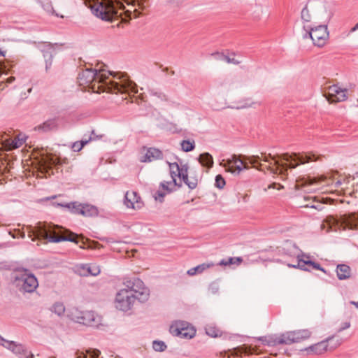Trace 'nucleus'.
<instances>
[{
	"label": "nucleus",
	"mask_w": 358,
	"mask_h": 358,
	"mask_svg": "<svg viewBox=\"0 0 358 358\" xmlns=\"http://www.w3.org/2000/svg\"><path fill=\"white\" fill-rule=\"evenodd\" d=\"M320 157L319 155L315 153H307L299 157H296V156L292 157L288 154H285L282 155V160L284 162V171H286L287 168H295L299 164L316 162L319 160Z\"/></svg>",
	"instance_id": "obj_12"
},
{
	"label": "nucleus",
	"mask_w": 358,
	"mask_h": 358,
	"mask_svg": "<svg viewBox=\"0 0 358 358\" xmlns=\"http://www.w3.org/2000/svg\"><path fill=\"white\" fill-rule=\"evenodd\" d=\"M169 166L171 180L170 181L162 182L159 189L154 194L155 199L159 202H162L164 196L174 190L176 186L181 185L177 181V177L180 181H183L190 189H194L197 185L196 180H189L187 166H180L177 163H169Z\"/></svg>",
	"instance_id": "obj_3"
},
{
	"label": "nucleus",
	"mask_w": 358,
	"mask_h": 358,
	"mask_svg": "<svg viewBox=\"0 0 358 358\" xmlns=\"http://www.w3.org/2000/svg\"><path fill=\"white\" fill-rule=\"evenodd\" d=\"M343 182L341 180L334 181L331 178L320 176L317 178H308L304 179L299 185L308 192H327L337 191Z\"/></svg>",
	"instance_id": "obj_5"
},
{
	"label": "nucleus",
	"mask_w": 358,
	"mask_h": 358,
	"mask_svg": "<svg viewBox=\"0 0 358 358\" xmlns=\"http://www.w3.org/2000/svg\"><path fill=\"white\" fill-rule=\"evenodd\" d=\"M245 162L252 165L254 168L259 170L270 169L273 173H284V162L282 156L280 159L272 157L271 155L250 156L244 158Z\"/></svg>",
	"instance_id": "obj_6"
},
{
	"label": "nucleus",
	"mask_w": 358,
	"mask_h": 358,
	"mask_svg": "<svg viewBox=\"0 0 358 358\" xmlns=\"http://www.w3.org/2000/svg\"><path fill=\"white\" fill-rule=\"evenodd\" d=\"M324 95L330 103L341 102L348 99V90L338 85H333L325 88Z\"/></svg>",
	"instance_id": "obj_14"
},
{
	"label": "nucleus",
	"mask_w": 358,
	"mask_h": 358,
	"mask_svg": "<svg viewBox=\"0 0 358 358\" xmlns=\"http://www.w3.org/2000/svg\"><path fill=\"white\" fill-rule=\"evenodd\" d=\"M235 82L232 81L231 83H229V88H233L235 86Z\"/></svg>",
	"instance_id": "obj_47"
},
{
	"label": "nucleus",
	"mask_w": 358,
	"mask_h": 358,
	"mask_svg": "<svg viewBox=\"0 0 358 358\" xmlns=\"http://www.w3.org/2000/svg\"><path fill=\"white\" fill-rule=\"evenodd\" d=\"M65 306L61 302L55 303L50 308L52 313L57 315L58 316H62L65 313Z\"/></svg>",
	"instance_id": "obj_33"
},
{
	"label": "nucleus",
	"mask_w": 358,
	"mask_h": 358,
	"mask_svg": "<svg viewBox=\"0 0 358 358\" xmlns=\"http://www.w3.org/2000/svg\"><path fill=\"white\" fill-rule=\"evenodd\" d=\"M243 259L241 257H229L226 259H222L220 262L221 266H230L233 264L239 265Z\"/></svg>",
	"instance_id": "obj_35"
},
{
	"label": "nucleus",
	"mask_w": 358,
	"mask_h": 358,
	"mask_svg": "<svg viewBox=\"0 0 358 358\" xmlns=\"http://www.w3.org/2000/svg\"><path fill=\"white\" fill-rule=\"evenodd\" d=\"M72 209L75 213L80 214L84 216H95L98 215L96 207L90 204H83L78 203H72Z\"/></svg>",
	"instance_id": "obj_19"
},
{
	"label": "nucleus",
	"mask_w": 358,
	"mask_h": 358,
	"mask_svg": "<svg viewBox=\"0 0 358 358\" xmlns=\"http://www.w3.org/2000/svg\"><path fill=\"white\" fill-rule=\"evenodd\" d=\"M255 356H259V355H254V356H253L252 357H251V358H254Z\"/></svg>",
	"instance_id": "obj_52"
},
{
	"label": "nucleus",
	"mask_w": 358,
	"mask_h": 358,
	"mask_svg": "<svg viewBox=\"0 0 358 358\" xmlns=\"http://www.w3.org/2000/svg\"><path fill=\"white\" fill-rule=\"evenodd\" d=\"M213 264L203 263L194 268L189 269L187 273L189 275H194L196 273H201L203 271L213 266Z\"/></svg>",
	"instance_id": "obj_28"
},
{
	"label": "nucleus",
	"mask_w": 358,
	"mask_h": 358,
	"mask_svg": "<svg viewBox=\"0 0 358 358\" xmlns=\"http://www.w3.org/2000/svg\"><path fill=\"white\" fill-rule=\"evenodd\" d=\"M99 351L94 350L92 351H87L86 352H78L76 358H98Z\"/></svg>",
	"instance_id": "obj_36"
},
{
	"label": "nucleus",
	"mask_w": 358,
	"mask_h": 358,
	"mask_svg": "<svg viewBox=\"0 0 358 358\" xmlns=\"http://www.w3.org/2000/svg\"><path fill=\"white\" fill-rule=\"evenodd\" d=\"M182 150L184 152H189L194 149L195 143L194 141L184 140L180 143Z\"/></svg>",
	"instance_id": "obj_38"
},
{
	"label": "nucleus",
	"mask_w": 358,
	"mask_h": 358,
	"mask_svg": "<svg viewBox=\"0 0 358 358\" xmlns=\"http://www.w3.org/2000/svg\"><path fill=\"white\" fill-rule=\"evenodd\" d=\"M55 15L57 16V17H60L62 18L64 17V15L62 14H59V13H55Z\"/></svg>",
	"instance_id": "obj_49"
},
{
	"label": "nucleus",
	"mask_w": 358,
	"mask_h": 358,
	"mask_svg": "<svg viewBox=\"0 0 358 358\" xmlns=\"http://www.w3.org/2000/svg\"><path fill=\"white\" fill-rule=\"evenodd\" d=\"M350 327V322L349 320H346L344 322L341 323L338 327L337 331L341 332L345 329H348Z\"/></svg>",
	"instance_id": "obj_42"
},
{
	"label": "nucleus",
	"mask_w": 358,
	"mask_h": 358,
	"mask_svg": "<svg viewBox=\"0 0 358 358\" xmlns=\"http://www.w3.org/2000/svg\"><path fill=\"white\" fill-rule=\"evenodd\" d=\"M242 199H243V201L244 202H247L248 201V194H244L243 195H242Z\"/></svg>",
	"instance_id": "obj_44"
},
{
	"label": "nucleus",
	"mask_w": 358,
	"mask_h": 358,
	"mask_svg": "<svg viewBox=\"0 0 358 358\" xmlns=\"http://www.w3.org/2000/svg\"><path fill=\"white\" fill-rule=\"evenodd\" d=\"M294 331H287L281 334H271L261 337L258 341L263 345L275 346L280 344H291L296 343Z\"/></svg>",
	"instance_id": "obj_11"
},
{
	"label": "nucleus",
	"mask_w": 358,
	"mask_h": 358,
	"mask_svg": "<svg viewBox=\"0 0 358 358\" xmlns=\"http://www.w3.org/2000/svg\"><path fill=\"white\" fill-rule=\"evenodd\" d=\"M352 303H353L354 305H355L357 308H358V302H357V303L352 302Z\"/></svg>",
	"instance_id": "obj_50"
},
{
	"label": "nucleus",
	"mask_w": 358,
	"mask_h": 358,
	"mask_svg": "<svg viewBox=\"0 0 358 358\" xmlns=\"http://www.w3.org/2000/svg\"><path fill=\"white\" fill-rule=\"evenodd\" d=\"M316 6L313 3H307L302 9L301 13V18L303 25L313 22L316 16Z\"/></svg>",
	"instance_id": "obj_21"
},
{
	"label": "nucleus",
	"mask_w": 358,
	"mask_h": 358,
	"mask_svg": "<svg viewBox=\"0 0 358 358\" xmlns=\"http://www.w3.org/2000/svg\"><path fill=\"white\" fill-rule=\"evenodd\" d=\"M303 29L304 31L303 38L311 39L315 46L321 48L328 43L329 32L327 25L320 24L313 27L309 25H303Z\"/></svg>",
	"instance_id": "obj_8"
},
{
	"label": "nucleus",
	"mask_w": 358,
	"mask_h": 358,
	"mask_svg": "<svg viewBox=\"0 0 358 358\" xmlns=\"http://www.w3.org/2000/svg\"><path fill=\"white\" fill-rule=\"evenodd\" d=\"M2 55L1 52L0 51V55Z\"/></svg>",
	"instance_id": "obj_53"
},
{
	"label": "nucleus",
	"mask_w": 358,
	"mask_h": 358,
	"mask_svg": "<svg viewBox=\"0 0 358 358\" xmlns=\"http://www.w3.org/2000/svg\"><path fill=\"white\" fill-rule=\"evenodd\" d=\"M205 330L206 333L213 338L220 337L222 335V331L213 324H208Z\"/></svg>",
	"instance_id": "obj_31"
},
{
	"label": "nucleus",
	"mask_w": 358,
	"mask_h": 358,
	"mask_svg": "<svg viewBox=\"0 0 358 358\" xmlns=\"http://www.w3.org/2000/svg\"><path fill=\"white\" fill-rule=\"evenodd\" d=\"M18 234H20V236L21 238H24V236H25L24 232H20V231H18Z\"/></svg>",
	"instance_id": "obj_48"
},
{
	"label": "nucleus",
	"mask_w": 358,
	"mask_h": 358,
	"mask_svg": "<svg viewBox=\"0 0 358 358\" xmlns=\"http://www.w3.org/2000/svg\"><path fill=\"white\" fill-rule=\"evenodd\" d=\"M336 274L339 280H346L350 278L351 269L346 264H338L336 267Z\"/></svg>",
	"instance_id": "obj_26"
},
{
	"label": "nucleus",
	"mask_w": 358,
	"mask_h": 358,
	"mask_svg": "<svg viewBox=\"0 0 358 358\" xmlns=\"http://www.w3.org/2000/svg\"><path fill=\"white\" fill-rule=\"evenodd\" d=\"M84 1L95 15L107 21L122 16L123 13L130 19L138 17L141 14L140 9L146 6L145 0H132L131 3L127 2V6L117 0Z\"/></svg>",
	"instance_id": "obj_2"
},
{
	"label": "nucleus",
	"mask_w": 358,
	"mask_h": 358,
	"mask_svg": "<svg viewBox=\"0 0 358 358\" xmlns=\"http://www.w3.org/2000/svg\"><path fill=\"white\" fill-rule=\"evenodd\" d=\"M124 203L127 208L138 210L143 206L141 196L134 191H127L124 195Z\"/></svg>",
	"instance_id": "obj_16"
},
{
	"label": "nucleus",
	"mask_w": 358,
	"mask_h": 358,
	"mask_svg": "<svg viewBox=\"0 0 358 358\" xmlns=\"http://www.w3.org/2000/svg\"><path fill=\"white\" fill-rule=\"evenodd\" d=\"M162 152L155 148L143 147L141 150L140 161L141 162H151L162 158Z\"/></svg>",
	"instance_id": "obj_17"
},
{
	"label": "nucleus",
	"mask_w": 358,
	"mask_h": 358,
	"mask_svg": "<svg viewBox=\"0 0 358 358\" xmlns=\"http://www.w3.org/2000/svg\"><path fill=\"white\" fill-rule=\"evenodd\" d=\"M28 236L32 241L36 238H43L50 242L58 243L64 241L76 242L78 236L68 230L64 231L58 226H52L50 224L38 222L36 226H27Z\"/></svg>",
	"instance_id": "obj_4"
},
{
	"label": "nucleus",
	"mask_w": 358,
	"mask_h": 358,
	"mask_svg": "<svg viewBox=\"0 0 358 358\" xmlns=\"http://www.w3.org/2000/svg\"><path fill=\"white\" fill-rule=\"evenodd\" d=\"M170 331L172 334L182 338L190 339L196 334V329L184 321H178L170 327Z\"/></svg>",
	"instance_id": "obj_13"
},
{
	"label": "nucleus",
	"mask_w": 358,
	"mask_h": 358,
	"mask_svg": "<svg viewBox=\"0 0 358 358\" xmlns=\"http://www.w3.org/2000/svg\"><path fill=\"white\" fill-rule=\"evenodd\" d=\"M84 312L80 310L78 308L73 307L69 310V316L71 319L78 323Z\"/></svg>",
	"instance_id": "obj_34"
},
{
	"label": "nucleus",
	"mask_w": 358,
	"mask_h": 358,
	"mask_svg": "<svg viewBox=\"0 0 358 358\" xmlns=\"http://www.w3.org/2000/svg\"><path fill=\"white\" fill-rule=\"evenodd\" d=\"M100 318L92 311H85L79 320L78 323L87 326L97 327L99 324Z\"/></svg>",
	"instance_id": "obj_23"
},
{
	"label": "nucleus",
	"mask_w": 358,
	"mask_h": 358,
	"mask_svg": "<svg viewBox=\"0 0 358 358\" xmlns=\"http://www.w3.org/2000/svg\"><path fill=\"white\" fill-rule=\"evenodd\" d=\"M268 189L273 188L276 189L278 190L282 189L283 188V186L280 184L273 182V184H271L268 187Z\"/></svg>",
	"instance_id": "obj_43"
},
{
	"label": "nucleus",
	"mask_w": 358,
	"mask_h": 358,
	"mask_svg": "<svg viewBox=\"0 0 358 358\" xmlns=\"http://www.w3.org/2000/svg\"><path fill=\"white\" fill-rule=\"evenodd\" d=\"M14 80H15V78L14 77H10V78H8L7 82L10 83H12Z\"/></svg>",
	"instance_id": "obj_46"
},
{
	"label": "nucleus",
	"mask_w": 358,
	"mask_h": 358,
	"mask_svg": "<svg viewBox=\"0 0 358 358\" xmlns=\"http://www.w3.org/2000/svg\"><path fill=\"white\" fill-rule=\"evenodd\" d=\"M358 30V22L350 29V32H354Z\"/></svg>",
	"instance_id": "obj_45"
},
{
	"label": "nucleus",
	"mask_w": 358,
	"mask_h": 358,
	"mask_svg": "<svg viewBox=\"0 0 358 358\" xmlns=\"http://www.w3.org/2000/svg\"><path fill=\"white\" fill-rule=\"evenodd\" d=\"M14 278L16 285L25 292H33L38 286L37 278L27 269L17 270Z\"/></svg>",
	"instance_id": "obj_9"
},
{
	"label": "nucleus",
	"mask_w": 358,
	"mask_h": 358,
	"mask_svg": "<svg viewBox=\"0 0 358 358\" xmlns=\"http://www.w3.org/2000/svg\"><path fill=\"white\" fill-rule=\"evenodd\" d=\"M253 352H255V350L253 348H251L250 347H248L246 345H243L234 348L233 350L232 355L241 357L243 354H252Z\"/></svg>",
	"instance_id": "obj_32"
},
{
	"label": "nucleus",
	"mask_w": 358,
	"mask_h": 358,
	"mask_svg": "<svg viewBox=\"0 0 358 358\" xmlns=\"http://www.w3.org/2000/svg\"><path fill=\"white\" fill-rule=\"evenodd\" d=\"M199 161L203 166L210 168L213 164V157L208 152L200 155Z\"/></svg>",
	"instance_id": "obj_29"
},
{
	"label": "nucleus",
	"mask_w": 358,
	"mask_h": 358,
	"mask_svg": "<svg viewBox=\"0 0 358 358\" xmlns=\"http://www.w3.org/2000/svg\"><path fill=\"white\" fill-rule=\"evenodd\" d=\"M311 207H312V208H317V209H319V210H321V208H317V206H312Z\"/></svg>",
	"instance_id": "obj_51"
},
{
	"label": "nucleus",
	"mask_w": 358,
	"mask_h": 358,
	"mask_svg": "<svg viewBox=\"0 0 358 358\" xmlns=\"http://www.w3.org/2000/svg\"><path fill=\"white\" fill-rule=\"evenodd\" d=\"M324 348V343H317L310 348V350L315 353H319Z\"/></svg>",
	"instance_id": "obj_41"
},
{
	"label": "nucleus",
	"mask_w": 358,
	"mask_h": 358,
	"mask_svg": "<svg viewBox=\"0 0 358 358\" xmlns=\"http://www.w3.org/2000/svg\"><path fill=\"white\" fill-rule=\"evenodd\" d=\"M124 285L126 287L124 289L130 292L136 299L140 301L148 300L150 291L141 279L134 278L127 280L124 282Z\"/></svg>",
	"instance_id": "obj_10"
},
{
	"label": "nucleus",
	"mask_w": 358,
	"mask_h": 358,
	"mask_svg": "<svg viewBox=\"0 0 358 358\" xmlns=\"http://www.w3.org/2000/svg\"><path fill=\"white\" fill-rule=\"evenodd\" d=\"M27 140V136L24 134H19L14 139L8 138L2 141V145L5 150L10 151L21 147Z\"/></svg>",
	"instance_id": "obj_20"
},
{
	"label": "nucleus",
	"mask_w": 358,
	"mask_h": 358,
	"mask_svg": "<svg viewBox=\"0 0 358 358\" xmlns=\"http://www.w3.org/2000/svg\"><path fill=\"white\" fill-rule=\"evenodd\" d=\"M224 166L229 171L236 174H239L244 169H248L247 162L236 156L229 159Z\"/></svg>",
	"instance_id": "obj_18"
},
{
	"label": "nucleus",
	"mask_w": 358,
	"mask_h": 358,
	"mask_svg": "<svg viewBox=\"0 0 358 358\" xmlns=\"http://www.w3.org/2000/svg\"><path fill=\"white\" fill-rule=\"evenodd\" d=\"M91 141V138H90L89 139H85V140H81L80 141H76V142H74L73 144H72V146H71V148L73 149V150L74 152H79L83 148L87 145L90 141Z\"/></svg>",
	"instance_id": "obj_37"
},
{
	"label": "nucleus",
	"mask_w": 358,
	"mask_h": 358,
	"mask_svg": "<svg viewBox=\"0 0 358 358\" xmlns=\"http://www.w3.org/2000/svg\"><path fill=\"white\" fill-rule=\"evenodd\" d=\"M357 227H358V215H356L343 216L340 220L330 215L327 217L321 224V229L325 230L326 232L337 231L341 228L352 229Z\"/></svg>",
	"instance_id": "obj_7"
},
{
	"label": "nucleus",
	"mask_w": 358,
	"mask_h": 358,
	"mask_svg": "<svg viewBox=\"0 0 358 358\" xmlns=\"http://www.w3.org/2000/svg\"><path fill=\"white\" fill-rule=\"evenodd\" d=\"M0 339L1 341V344L3 347L10 350L11 351L16 354H20L22 352L24 351V348L22 345L16 344L13 341H6L2 338H1Z\"/></svg>",
	"instance_id": "obj_27"
},
{
	"label": "nucleus",
	"mask_w": 358,
	"mask_h": 358,
	"mask_svg": "<svg viewBox=\"0 0 358 358\" xmlns=\"http://www.w3.org/2000/svg\"><path fill=\"white\" fill-rule=\"evenodd\" d=\"M79 85L88 87L92 92H136V85L126 76H113L105 69H85L79 74Z\"/></svg>",
	"instance_id": "obj_1"
},
{
	"label": "nucleus",
	"mask_w": 358,
	"mask_h": 358,
	"mask_svg": "<svg viewBox=\"0 0 358 358\" xmlns=\"http://www.w3.org/2000/svg\"><path fill=\"white\" fill-rule=\"evenodd\" d=\"M78 271L83 275H97L100 273L101 269L96 264H82L78 267Z\"/></svg>",
	"instance_id": "obj_24"
},
{
	"label": "nucleus",
	"mask_w": 358,
	"mask_h": 358,
	"mask_svg": "<svg viewBox=\"0 0 358 358\" xmlns=\"http://www.w3.org/2000/svg\"><path fill=\"white\" fill-rule=\"evenodd\" d=\"M58 127L57 120L52 118L35 127V130L42 132H48L57 129Z\"/></svg>",
	"instance_id": "obj_25"
},
{
	"label": "nucleus",
	"mask_w": 358,
	"mask_h": 358,
	"mask_svg": "<svg viewBox=\"0 0 358 358\" xmlns=\"http://www.w3.org/2000/svg\"><path fill=\"white\" fill-rule=\"evenodd\" d=\"M152 347L155 350L162 352L164 351L166 346L162 341H154L152 343Z\"/></svg>",
	"instance_id": "obj_39"
},
{
	"label": "nucleus",
	"mask_w": 358,
	"mask_h": 358,
	"mask_svg": "<svg viewBox=\"0 0 358 358\" xmlns=\"http://www.w3.org/2000/svg\"><path fill=\"white\" fill-rule=\"evenodd\" d=\"M215 185L219 189H222L224 187L225 180L221 175H217L215 177Z\"/></svg>",
	"instance_id": "obj_40"
},
{
	"label": "nucleus",
	"mask_w": 358,
	"mask_h": 358,
	"mask_svg": "<svg viewBox=\"0 0 358 358\" xmlns=\"http://www.w3.org/2000/svg\"><path fill=\"white\" fill-rule=\"evenodd\" d=\"M136 300L130 292L122 289L116 294L115 307L120 310L128 311L132 308Z\"/></svg>",
	"instance_id": "obj_15"
},
{
	"label": "nucleus",
	"mask_w": 358,
	"mask_h": 358,
	"mask_svg": "<svg viewBox=\"0 0 358 358\" xmlns=\"http://www.w3.org/2000/svg\"><path fill=\"white\" fill-rule=\"evenodd\" d=\"M287 266L292 268H299L304 271H311L315 269L326 273L325 270L322 268L319 264L308 259H298L296 264H288Z\"/></svg>",
	"instance_id": "obj_22"
},
{
	"label": "nucleus",
	"mask_w": 358,
	"mask_h": 358,
	"mask_svg": "<svg viewBox=\"0 0 358 358\" xmlns=\"http://www.w3.org/2000/svg\"><path fill=\"white\" fill-rule=\"evenodd\" d=\"M295 336V341L296 342H301L310 338L311 333L308 329H300L294 331Z\"/></svg>",
	"instance_id": "obj_30"
}]
</instances>
